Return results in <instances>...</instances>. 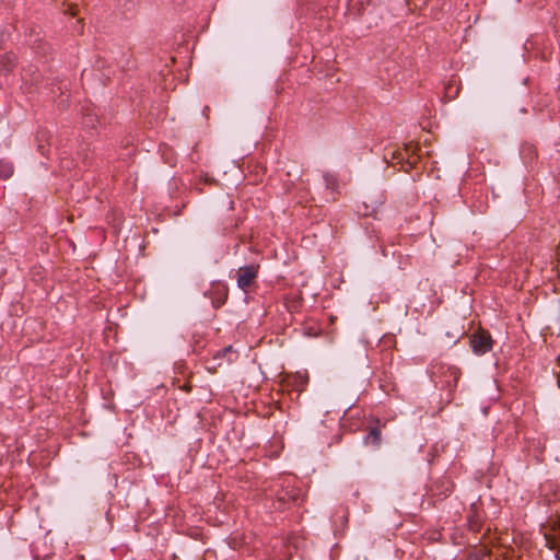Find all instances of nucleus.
<instances>
[{"mask_svg":"<svg viewBox=\"0 0 560 560\" xmlns=\"http://www.w3.org/2000/svg\"><path fill=\"white\" fill-rule=\"evenodd\" d=\"M470 345L476 353H486L492 347L491 336L486 330H478L474 332L470 337Z\"/></svg>","mask_w":560,"mask_h":560,"instance_id":"obj_1","label":"nucleus"},{"mask_svg":"<svg viewBox=\"0 0 560 560\" xmlns=\"http://www.w3.org/2000/svg\"><path fill=\"white\" fill-rule=\"evenodd\" d=\"M258 272V266H245L237 270V284L242 290H246L255 280Z\"/></svg>","mask_w":560,"mask_h":560,"instance_id":"obj_2","label":"nucleus"},{"mask_svg":"<svg viewBox=\"0 0 560 560\" xmlns=\"http://www.w3.org/2000/svg\"><path fill=\"white\" fill-rule=\"evenodd\" d=\"M545 539L550 549L560 547V515L550 522L549 530L545 532Z\"/></svg>","mask_w":560,"mask_h":560,"instance_id":"obj_3","label":"nucleus"},{"mask_svg":"<svg viewBox=\"0 0 560 560\" xmlns=\"http://www.w3.org/2000/svg\"><path fill=\"white\" fill-rule=\"evenodd\" d=\"M481 517L477 512L468 516V527L472 532H479L481 528Z\"/></svg>","mask_w":560,"mask_h":560,"instance_id":"obj_4","label":"nucleus"},{"mask_svg":"<svg viewBox=\"0 0 560 560\" xmlns=\"http://www.w3.org/2000/svg\"><path fill=\"white\" fill-rule=\"evenodd\" d=\"M369 438L372 439L374 444L378 445L381 442V431L377 428L371 429Z\"/></svg>","mask_w":560,"mask_h":560,"instance_id":"obj_5","label":"nucleus"},{"mask_svg":"<svg viewBox=\"0 0 560 560\" xmlns=\"http://www.w3.org/2000/svg\"><path fill=\"white\" fill-rule=\"evenodd\" d=\"M4 58L8 60V67L5 69L9 70L10 67L14 66L15 57L14 56H5Z\"/></svg>","mask_w":560,"mask_h":560,"instance_id":"obj_6","label":"nucleus"},{"mask_svg":"<svg viewBox=\"0 0 560 560\" xmlns=\"http://www.w3.org/2000/svg\"><path fill=\"white\" fill-rule=\"evenodd\" d=\"M497 552L501 556H503L504 558H511L512 556L510 555L511 551L510 550H506V551H501L500 548H497Z\"/></svg>","mask_w":560,"mask_h":560,"instance_id":"obj_7","label":"nucleus"},{"mask_svg":"<svg viewBox=\"0 0 560 560\" xmlns=\"http://www.w3.org/2000/svg\"><path fill=\"white\" fill-rule=\"evenodd\" d=\"M223 302H224V300H220V301H218V302H214V306H215V307H220V306H221V304H223Z\"/></svg>","mask_w":560,"mask_h":560,"instance_id":"obj_8","label":"nucleus"},{"mask_svg":"<svg viewBox=\"0 0 560 560\" xmlns=\"http://www.w3.org/2000/svg\"><path fill=\"white\" fill-rule=\"evenodd\" d=\"M482 550L485 556H489L491 553V551L488 550L486 547H483Z\"/></svg>","mask_w":560,"mask_h":560,"instance_id":"obj_9","label":"nucleus"},{"mask_svg":"<svg viewBox=\"0 0 560 560\" xmlns=\"http://www.w3.org/2000/svg\"><path fill=\"white\" fill-rule=\"evenodd\" d=\"M222 289H223V295H224V299H225L226 298V290H225L224 287Z\"/></svg>","mask_w":560,"mask_h":560,"instance_id":"obj_10","label":"nucleus"},{"mask_svg":"<svg viewBox=\"0 0 560 560\" xmlns=\"http://www.w3.org/2000/svg\"><path fill=\"white\" fill-rule=\"evenodd\" d=\"M556 557L558 560H560V552H558Z\"/></svg>","mask_w":560,"mask_h":560,"instance_id":"obj_11","label":"nucleus"}]
</instances>
